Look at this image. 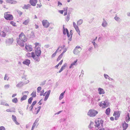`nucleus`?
Instances as JSON below:
<instances>
[{"label":"nucleus","instance_id":"nucleus-1","mask_svg":"<svg viewBox=\"0 0 130 130\" xmlns=\"http://www.w3.org/2000/svg\"><path fill=\"white\" fill-rule=\"evenodd\" d=\"M19 39H17L18 43L20 46H24L25 42L27 40V38L23 33L19 35Z\"/></svg>","mask_w":130,"mask_h":130},{"label":"nucleus","instance_id":"nucleus-37","mask_svg":"<svg viewBox=\"0 0 130 130\" xmlns=\"http://www.w3.org/2000/svg\"><path fill=\"white\" fill-rule=\"evenodd\" d=\"M46 81V80H45L43 82H42L40 84V85L41 86H43L45 84Z\"/></svg>","mask_w":130,"mask_h":130},{"label":"nucleus","instance_id":"nucleus-51","mask_svg":"<svg viewBox=\"0 0 130 130\" xmlns=\"http://www.w3.org/2000/svg\"><path fill=\"white\" fill-rule=\"evenodd\" d=\"M62 57L61 56H60V55L59 56H58V58H57V61H58L59 60H60V59H61V58H62Z\"/></svg>","mask_w":130,"mask_h":130},{"label":"nucleus","instance_id":"nucleus-29","mask_svg":"<svg viewBox=\"0 0 130 130\" xmlns=\"http://www.w3.org/2000/svg\"><path fill=\"white\" fill-rule=\"evenodd\" d=\"M1 104L7 106H9V105L7 103L4 101L1 102Z\"/></svg>","mask_w":130,"mask_h":130},{"label":"nucleus","instance_id":"nucleus-13","mask_svg":"<svg viewBox=\"0 0 130 130\" xmlns=\"http://www.w3.org/2000/svg\"><path fill=\"white\" fill-rule=\"evenodd\" d=\"M7 3L15 4L17 3V1L14 0H6Z\"/></svg>","mask_w":130,"mask_h":130},{"label":"nucleus","instance_id":"nucleus-47","mask_svg":"<svg viewBox=\"0 0 130 130\" xmlns=\"http://www.w3.org/2000/svg\"><path fill=\"white\" fill-rule=\"evenodd\" d=\"M6 111L7 112H14L15 111H13L11 110L10 109H8L6 110Z\"/></svg>","mask_w":130,"mask_h":130},{"label":"nucleus","instance_id":"nucleus-48","mask_svg":"<svg viewBox=\"0 0 130 130\" xmlns=\"http://www.w3.org/2000/svg\"><path fill=\"white\" fill-rule=\"evenodd\" d=\"M19 113L22 116L23 115V112L21 110H20L19 111Z\"/></svg>","mask_w":130,"mask_h":130},{"label":"nucleus","instance_id":"nucleus-25","mask_svg":"<svg viewBox=\"0 0 130 130\" xmlns=\"http://www.w3.org/2000/svg\"><path fill=\"white\" fill-rule=\"evenodd\" d=\"M29 22V19H28L27 20H26L23 23V24L25 25H27Z\"/></svg>","mask_w":130,"mask_h":130},{"label":"nucleus","instance_id":"nucleus-34","mask_svg":"<svg viewBox=\"0 0 130 130\" xmlns=\"http://www.w3.org/2000/svg\"><path fill=\"white\" fill-rule=\"evenodd\" d=\"M83 20L81 19L79 20L78 21L77 24L78 25H80L81 24L83 23Z\"/></svg>","mask_w":130,"mask_h":130},{"label":"nucleus","instance_id":"nucleus-11","mask_svg":"<svg viewBox=\"0 0 130 130\" xmlns=\"http://www.w3.org/2000/svg\"><path fill=\"white\" fill-rule=\"evenodd\" d=\"M37 0H30V3L31 5L33 6H36L37 3Z\"/></svg>","mask_w":130,"mask_h":130},{"label":"nucleus","instance_id":"nucleus-7","mask_svg":"<svg viewBox=\"0 0 130 130\" xmlns=\"http://www.w3.org/2000/svg\"><path fill=\"white\" fill-rule=\"evenodd\" d=\"M41 53V51L40 47H38L37 48H35V53L36 55L37 56H40Z\"/></svg>","mask_w":130,"mask_h":130},{"label":"nucleus","instance_id":"nucleus-15","mask_svg":"<svg viewBox=\"0 0 130 130\" xmlns=\"http://www.w3.org/2000/svg\"><path fill=\"white\" fill-rule=\"evenodd\" d=\"M128 124L126 123L125 122H124L122 124L123 130H125L128 127Z\"/></svg>","mask_w":130,"mask_h":130},{"label":"nucleus","instance_id":"nucleus-61","mask_svg":"<svg viewBox=\"0 0 130 130\" xmlns=\"http://www.w3.org/2000/svg\"><path fill=\"white\" fill-rule=\"evenodd\" d=\"M67 9H66V12H65L64 13V15L65 16L67 15Z\"/></svg>","mask_w":130,"mask_h":130},{"label":"nucleus","instance_id":"nucleus-28","mask_svg":"<svg viewBox=\"0 0 130 130\" xmlns=\"http://www.w3.org/2000/svg\"><path fill=\"white\" fill-rule=\"evenodd\" d=\"M65 91L64 92H62L60 94V95L59 97V100H61V99L63 98V96L64 95V94L65 93Z\"/></svg>","mask_w":130,"mask_h":130},{"label":"nucleus","instance_id":"nucleus-5","mask_svg":"<svg viewBox=\"0 0 130 130\" xmlns=\"http://www.w3.org/2000/svg\"><path fill=\"white\" fill-rule=\"evenodd\" d=\"M109 103H108L105 102L104 101L101 102L99 104V105L100 107H102V108H106L108 106Z\"/></svg>","mask_w":130,"mask_h":130},{"label":"nucleus","instance_id":"nucleus-36","mask_svg":"<svg viewBox=\"0 0 130 130\" xmlns=\"http://www.w3.org/2000/svg\"><path fill=\"white\" fill-rule=\"evenodd\" d=\"M1 35L2 37H5L6 36V33L4 31H2L1 32Z\"/></svg>","mask_w":130,"mask_h":130},{"label":"nucleus","instance_id":"nucleus-27","mask_svg":"<svg viewBox=\"0 0 130 130\" xmlns=\"http://www.w3.org/2000/svg\"><path fill=\"white\" fill-rule=\"evenodd\" d=\"M4 79L5 80H9V77H8V74H5Z\"/></svg>","mask_w":130,"mask_h":130},{"label":"nucleus","instance_id":"nucleus-2","mask_svg":"<svg viewBox=\"0 0 130 130\" xmlns=\"http://www.w3.org/2000/svg\"><path fill=\"white\" fill-rule=\"evenodd\" d=\"M97 111L93 109H90L88 112L87 115L90 117L95 116L98 113Z\"/></svg>","mask_w":130,"mask_h":130},{"label":"nucleus","instance_id":"nucleus-14","mask_svg":"<svg viewBox=\"0 0 130 130\" xmlns=\"http://www.w3.org/2000/svg\"><path fill=\"white\" fill-rule=\"evenodd\" d=\"M25 48L29 51H31L32 50V46L31 45H26Z\"/></svg>","mask_w":130,"mask_h":130},{"label":"nucleus","instance_id":"nucleus-9","mask_svg":"<svg viewBox=\"0 0 130 130\" xmlns=\"http://www.w3.org/2000/svg\"><path fill=\"white\" fill-rule=\"evenodd\" d=\"M81 47L79 46H77L74 49V53L77 54L79 53L81 51Z\"/></svg>","mask_w":130,"mask_h":130},{"label":"nucleus","instance_id":"nucleus-12","mask_svg":"<svg viewBox=\"0 0 130 130\" xmlns=\"http://www.w3.org/2000/svg\"><path fill=\"white\" fill-rule=\"evenodd\" d=\"M39 56H37L36 55L35 53L34 54V55L32 58L33 59H34V60L35 61L39 62L40 61V59L39 57Z\"/></svg>","mask_w":130,"mask_h":130},{"label":"nucleus","instance_id":"nucleus-26","mask_svg":"<svg viewBox=\"0 0 130 130\" xmlns=\"http://www.w3.org/2000/svg\"><path fill=\"white\" fill-rule=\"evenodd\" d=\"M130 119V117H129V114L128 113L126 117L125 120L126 122H128L129 121Z\"/></svg>","mask_w":130,"mask_h":130},{"label":"nucleus","instance_id":"nucleus-44","mask_svg":"<svg viewBox=\"0 0 130 130\" xmlns=\"http://www.w3.org/2000/svg\"><path fill=\"white\" fill-rule=\"evenodd\" d=\"M0 130H6L5 127L3 126L0 127Z\"/></svg>","mask_w":130,"mask_h":130},{"label":"nucleus","instance_id":"nucleus-59","mask_svg":"<svg viewBox=\"0 0 130 130\" xmlns=\"http://www.w3.org/2000/svg\"><path fill=\"white\" fill-rule=\"evenodd\" d=\"M73 66V62L72 63H71L70 66L69 67V68L70 69H71L72 66Z\"/></svg>","mask_w":130,"mask_h":130},{"label":"nucleus","instance_id":"nucleus-40","mask_svg":"<svg viewBox=\"0 0 130 130\" xmlns=\"http://www.w3.org/2000/svg\"><path fill=\"white\" fill-rule=\"evenodd\" d=\"M66 32L67 34V35L68 37H69L70 36V35H69V31L67 28L66 29Z\"/></svg>","mask_w":130,"mask_h":130},{"label":"nucleus","instance_id":"nucleus-56","mask_svg":"<svg viewBox=\"0 0 130 130\" xmlns=\"http://www.w3.org/2000/svg\"><path fill=\"white\" fill-rule=\"evenodd\" d=\"M18 12L19 14L20 15H22L23 13L22 12H21L20 11H18Z\"/></svg>","mask_w":130,"mask_h":130},{"label":"nucleus","instance_id":"nucleus-3","mask_svg":"<svg viewBox=\"0 0 130 130\" xmlns=\"http://www.w3.org/2000/svg\"><path fill=\"white\" fill-rule=\"evenodd\" d=\"M7 12L4 14V18L7 20H13V16L10 14H8Z\"/></svg>","mask_w":130,"mask_h":130},{"label":"nucleus","instance_id":"nucleus-17","mask_svg":"<svg viewBox=\"0 0 130 130\" xmlns=\"http://www.w3.org/2000/svg\"><path fill=\"white\" fill-rule=\"evenodd\" d=\"M99 93L100 94H104L105 93L104 89L101 88H99L98 89Z\"/></svg>","mask_w":130,"mask_h":130},{"label":"nucleus","instance_id":"nucleus-50","mask_svg":"<svg viewBox=\"0 0 130 130\" xmlns=\"http://www.w3.org/2000/svg\"><path fill=\"white\" fill-rule=\"evenodd\" d=\"M69 16L68 15L67 18L66 19V20L67 21H68L69 20Z\"/></svg>","mask_w":130,"mask_h":130},{"label":"nucleus","instance_id":"nucleus-35","mask_svg":"<svg viewBox=\"0 0 130 130\" xmlns=\"http://www.w3.org/2000/svg\"><path fill=\"white\" fill-rule=\"evenodd\" d=\"M33 98L32 97L30 98L28 100V103L29 104H31L32 102V100Z\"/></svg>","mask_w":130,"mask_h":130},{"label":"nucleus","instance_id":"nucleus-33","mask_svg":"<svg viewBox=\"0 0 130 130\" xmlns=\"http://www.w3.org/2000/svg\"><path fill=\"white\" fill-rule=\"evenodd\" d=\"M72 30H71L70 32V35H71V37L69 39V40L70 41H71V40H72V34H73L72 32Z\"/></svg>","mask_w":130,"mask_h":130},{"label":"nucleus","instance_id":"nucleus-64","mask_svg":"<svg viewBox=\"0 0 130 130\" xmlns=\"http://www.w3.org/2000/svg\"><path fill=\"white\" fill-rule=\"evenodd\" d=\"M56 54H55V53H54V54H53L52 55V57H54L56 55Z\"/></svg>","mask_w":130,"mask_h":130},{"label":"nucleus","instance_id":"nucleus-62","mask_svg":"<svg viewBox=\"0 0 130 130\" xmlns=\"http://www.w3.org/2000/svg\"><path fill=\"white\" fill-rule=\"evenodd\" d=\"M67 65V63H64L63 65V66H62V67L64 68Z\"/></svg>","mask_w":130,"mask_h":130},{"label":"nucleus","instance_id":"nucleus-10","mask_svg":"<svg viewBox=\"0 0 130 130\" xmlns=\"http://www.w3.org/2000/svg\"><path fill=\"white\" fill-rule=\"evenodd\" d=\"M12 119L13 121L17 125H19L20 123L17 121V118L15 116L13 115H12Z\"/></svg>","mask_w":130,"mask_h":130},{"label":"nucleus","instance_id":"nucleus-52","mask_svg":"<svg viewBox=\"0 0 130 130\" xmlns=\"http://www.w3.org/2000/svg\"><path fill=\"white\" fill-rule=\"evenodd\" d=\"M35 44L36 45L35 48H37V47H38L37 46L39 45V43H36Z\"/></svg>","mask_w":130,"mask_h":130},{"label":"nucleus","instance_id":"nucleus-53","mask_svg":"<svg viewBox=\"0 0 130 130\" xmlns=\"http://www.w3.org/2000/svg\"><path fill=\"white\" fill-rule=\"evenodd\" d=\"M115 18V19L117 21H118L120 19V18H119L117 17H116Z\"/></svg>","mask_w":130,"mask_h":130},{"label":"nucleus","instance_id":"nucleus-8","mask_svg":"<svg viewBox=\"0 0 130 130\" xmlns=\"http://www.w3.org/2000/svg\"><path fill=\"white\" fill-rule=\"evenodd\" d=\"M29 81L28 80L25 82H24L23 83L22 82H19L16 85V86L18 87H21L24 84H26L29 82Z\"/></svg>","mask_w":130,"mask_h":130},{"label":"nucleus","instance_id":"nucleus-6","mask_svg":"<svg viewBox=\"0 0 130 130\" xmlns=\"http://www.w3.org/2000/svg\"><path fill=\"white\" fill-rule=\"evenodd\" d=\"M42 24L43 26L47 28L50 25V23L47 20H44L42 21Z\"/></svg>","mask_w":130,"mask_h":130},{"label":"nucleus","instance_id":"nucleus-21","mask_svg":"<svg viewBox=\"0 0 130 130\" xmlns=\"http://www.w3.org/2000/svg\"><path fill=\"white\" fill-rule=\"evenodd\" d=\"M30 5L28 4L27 5H25L23 7V8L24 9H28L30 7Z\"/></svg>","mask_w":130,"mask_h":130},{"label":"nucleus","instance_id":"nucleus-58","mask_svg":"<svg viewBox=\"0 0 130 130\" xmlns=\"http://www.w3.org/2000/svg\"><path fill=\"white\" fill-rule=\"evenodd\" d=\"M63 10H59V12L61 14H62L63 12Z\"/></svg>","mask_w":130,"mask_h":130},{"label":"nucleus","instance_id":"nucleus-16","mask_svg":"<svg viewBox=\"0 0 130 130\" xmlns=\"http://www.w3.org/2000/svg\"><path fill=\"white\" fill-rule=\"evenodd\" d=\"M23 63L24 64L28 66L30 63V61L29 59H26L23 62Z\"/></svg>","mask_w":130,"mask_h":130},{"label":"nucleus","instance_id":"nucleus-57","mask_svg":"<svg viewBox=\"0 0 130 130\" xmlns=\"http://www.w3.org/2000/svg\"><path fill=\"white\" fill-rule=\"evenodd\" d=\"M104 76L106 78H107L108 77V75L106 74H104Z\"/></svg>","mask_w":130,"mask_h":130},{"label":"nucleus","instance_id":"nucleus-4","mask_svg":"<svg viewBox=\"0 0 130 130\" xmlns=\"http://www.w3.org/2000/svg\"><path fill=\"white\" fill-rule=\"evenodd\" d=\"M103 123V121L102 120H98L95 121V126L97 127H99L100 125L102 126Z\"/></svg>","mask_w":130,"mask_h":130},{"label":"nucleus","instance_id":"nucleus-38","mask_svg":"<svg viewBox=\"0 0 130 130\" xmlns=\"http://www.w3.org/2000/svg\"><path fill=\"white\" fill-rule=\"evenodd\" d=\"M63 34H64V35H66V29H65L64 28V26H63Z\"/></svg>","mask_w":130,"mask_h":130},{"label":"nucleus","instance_id":"nucleus-19","mask_svg":"<svg viewBox=\"0 0 130 130\" xmlns=\"http://www.w3.org/2000/svg\"><path fill=\"white\" fill-rule=\"evenodd\" d=\"M35 53L34 52H32L31 53H28L27 54H26V56L28 57H32V58L33 56L34 55V54H35Z\"/></svg>","mask_w":130,"mask_h":130},{"label":"nucleus","instance_id":"nucleus-23","mask_svg":"<svg viewBox=\"0 0 130 130\" xmlns=\"http://www.w3.org/2000/svg\"><path fill=\"white\" fill-rule=\"evenodd\" d=\"M110 112V109L109 108H107L106 110L105 113L107 115H109Z\"/></svg>","mask_w":130,"mask_h":130},{"label":"nucleus","instance_id":"nucleus-63","mask_svg":"<svg viewBox=\"0 0 130 130\" xmlns=\"http://www.w3.org/2000/svg\"><path fill=\"white\" fill-rule=\"evenodd\" d=\"M93 122H91L90 124V125L89 126H90L91 125V126H93Z\"/></svg>","mask_w":130,"mask_h":130},{"label":"nucleus","instance_id":"nucleus-60","mask_svg":"<svg viewBox=\"0 0 130 130\" xmlns=\"http://www.w3.org/2000/svg\"><path fill=\"white\" fill-rule=\"evenodd\" d=\"M63 61V60H61L59 62V63H58V64H59V65H61L62 64Z\"/></svg>","mask_w":130,"mask_h":130},{"label":"nucleus","instance_id":"nucleus-20","mask_svg":"<svg viewBox=\"0 0 130 130\" xmlns=\"http://www.w3.org/2000/svg\"><path fill=\"white\" fill-rule=\"evenodd\" d=\"M36 102H37L36 101H34L32 102L31 105L29 107V108H30V111L32 110L33 106L36 104Z\"/></svg>","mask_w":130,"mask_h":130},{"label":"nucleus","instance_id":"nucleus-31","mask_svg":"<svg viewBox=\"0 0 130 130\" xmlns=\"http://www.w3.org/2000/svg\"><path fill=\"white\" fill-rule=\"evenodd\" d=\"M31 95L32 96V97H35L36 96V92L35 91H33L32 92L31 94Z\"/></svg>","mask_w":130,"mask_h":130},{"label":"nucleus","instance_id":"nucleus-43","mask_svg":"<svg viewBox=\"0 0 130 130\" xmlns=\"http://www.w3.org/2000/svg\"><path fill=\"white\" fill-rule=\"evenodd\" d=\"M41 108V107L40 106H39L37 107V108L38 109L37 111V113H36V114L38 113L39 112Z\"/></svg>","mask_w":130,"mask_h":130},{"label":"nucleus","instance_id":"nucleus-54","mask_svg":"<svg viewBox=\"0 0 130 130\" xmlns=\"http://www.w3.org/2000/svg\"><path fill=\"white\" fill-rule=\"evenodd\" d=\"M48 96L46 95L45 96V98L44 99V101H46L48 99Z\"/></svg>","mask_w":130,"mask_h":130},{"label":"nucleus","instance_id":"nucleus-30","mask_svg":"<svg viewBox=\"0 0 130 130\" xmlns=\"http://www.w3.org/2000/svg\"><path fill=\"white\" fill-rule=\"evenodd\" d=\"M18 101V100L17 98H14L12 100V102L15 103H17Z\"/></svg>","mask_w":130,"mask_h":130},{"label":"nucleus","instance_id":"nucleus-55","mask_svg":"<svg viewBox=\"0 0 130 130\" xmlns=\"http://www.w3.org/2000/svg\"><path fill=\"white\" fill-rule=\"evenodd\" d=\"M36 124H35V123H34L33 125H32V128H33L34 129V128H35V126L36 125Z\"/></svg>","mask_w":130,"mask_h":130},{"label":"nucleus","instance_id":"nucleus-49","mask_svg":"<svg viewBox=\"0 0 130 130\" xmlns=\"http://www.w3.org/2000/svg\"><path fill=\"white\" fill-rule=\"evenodd\" d=\"M39 120V119L38 118H37L36 120L35 121V122H34V123H35V124H36L38 122Z\"/></svg>","mask_w":130,"mask_h":130},{"label":"nucleus","instance_id":"nucleus-39","mask_svg":"<svg viewBox=\"0 0 130 130\" xmlns=\"http://www.w3.org/2000/svg\"><path fill=\"white\" fill-rule=\"evenodd\" d=\"M28 91H25L22 92V95H24L25 94H27L26 95H27L28 94Z\"/></svg>","mask_w":130,"mask_h":130},{"label":"nucleus","instance_id":"nucleus-24","mask_svg":"<svg viewBox=\"0 0 130 130\" xmlns=\"http://www.w3.org/2000/svg\"><path fill=\"white\" fill-rule=\"evenodd\" d=\"M74 27L77 32L78 33L79 35H80V31L78 27L76 25L74 26Z\"/></svg>","mask_w":130,"mask_h":130},{"label":"nucleus","instance_id":"nucleus-46","mask_svg":"<svg viewBox=\"0 0 130 130\" xmlns=\"http://www.w3.org/2000/svg\"><path fill=\"white\" fill-rule=\"evenodd\" d=\"M51 92V90H49L47 92L46 96H48L49 97V96L50 94V93Z\"/></svg>","mask_w":130,"mask_h":130},{"label":"nucleus","instance_id":"nucleus-42","mask_svg":"<svg viewBox=\"0 0 130 130\" xmlns=\"http://www.w3.org/2000/svg\"><path fill=\"white\" fill-rule=\"evenodd\" d=\"M41 89V87H39L37 88V92L38 93L40 92Z\"/></svg>","mask_w":130,"mask_h":130},{"label":"nucleus","instance_id":"nucleus-22","mask_svg":"<svg viewBox=\"0 0 130 130\" xmlns=\"http://www.w3.org/2000/svg\"><path fill=\"white\" fill-rule=\"evenodd\" d=\"M27 97V95H24L20 99V101H22L23 100H26Z\"/></svg>","mask_w":130,"mask_h":130},{"label":"nucleus","instance_id":"nucleus-32","mask_svg":"<svg viewBox=\"0 0 130 130\" xmlns=\"http://www.w3.org/2000/svg\"><path fill=\"white\" fill-rule=\"evenodd\" d=\"M107 25V23L106 21L104 20L102 24V25L103 27H105Z\"/></svg>","mask_w":130,"mask_h":130},{"label":"nucleus","instance_id":"nucleus-45","mask_svg":"<svg viewBox=\"0 0 130 130\" xmlns=\"http://www.w3.org/2000/svg\"><path fill=\"white\" fill-rule=\"evenodd\" d=\"M10 24H12L13 26H16L15 23H14L13 21H11L10 22Z\"/></svg>","mask_w":130,"mask_h":130},{"label":"nucleus","instance_id":"nucleus-18","mask_svg":"<svg viewBox=\"0 0 130 130\" xmlns=\"http://www.w3.org/2000/svg\"><path fill=\"white\" fill-rule=\"evenodd\" d=\"M120 115V113L119 111H116L114 112L113 114V116H115L116 117H119Z\"/></svg>","mask_w":130,"mask_h":130},{"label":"nucleus","instance_id":"nucleus-41","mask_svg":"<svg viewBox=\"0 0 130 130\" xmlns=\"http://www.w3.org/2000/svg\"><path fill=\"white\" fill-rule=\"evenodd\" d=\"M10 87V85L9 84L5 85L4 86V88L6 89H8Z\"/></svg>","mask_w":130,"mask_h":130}]
</instances>
